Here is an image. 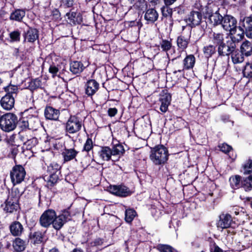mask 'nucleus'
I'll return each instance as SVG.
<instances>
[{"label":"nucleus","instance_id":"f257e3e1","mask_svg":"<svg viewBox=\"0 0 252 252\" xmlns=\"http://www.w3.org/2000/svg\"><path fill=\"white\" fill-rule=\"evenodd\" d=\"M18 117L12 113H6L0 117V127L5 132L13 130L17 126Z\"/></svg>","mask_w":252,"mask_h":252},{"label":"nucleus","instance_id":"f03ea898","mask_svg":"<svg viewBox=\"0 0 252 252\" xmlns=\"http://www.w3.org/2000/svg\"><path fill=\"white\" fill-rule=\"evenodd\" d=\"M150 159L156 165L164 163L168 159V150L163 145L155 147L151 151Z\"/></svg>","mask_w":252,"mask_h":252},{"label":"nucleus","instance_id":"7ed1b4c3","mask_svg":"<svg viewBox=\"0 0 252 252\" xmlns=\"http://www.w3.org/2000/svg\"><path fill=\"white\" fill-rule=\"evenodd\" d=\"M83 122L82 119L76 115H71L65 124V131L73 134L78 133L82 128Z\"/></svg>","mask_w":252,"mask_h":252},{"label":"nucleus","instance_id":"20e7f679","mask_svg":"<svg viewBox=\"0 0 252 252\" xmlns=\"http://www.w3.org/2000/svg\"><path fill=\"white\" fill-rule=\"evenodd\" d=\"M26 172L25 168L21 165L14 166L10 172V177L13 185L20 184L25 179Z\"/></svg>","mask_w":252,"mask_h":252},{"label":"nucleus","instance_id":"39448f33","mask_svg":"<svg viewBox=\"0 0 252 252\" xmlns=\"http://www.w3.org/2000/svg\"><path fill=\"white\" fill-rule=\"evenodd\" d=\"M56 213L52 209L45 211L41 215L39 219V224L45 228L49 227L54 222Z\"/></svg>","mask_w":252,"mask_h":252},{"label":"nucleus","instance_id":"423d86ee","mask_svg":"<svg viewBox=\"0 0 252 252\" xmlns=\"http://www.w3.org/2000/svg\"><path fill=\"white\" fill-rule=\"evenodd\" d=\"M237 20L234 17L230 15H225L221 24L225 31H229L230 34H233L237 29Z\"/></svg>","mask_w":252,"mask_h":252},{"label":"nucleus","instance_id":"0eeeda50","mask_svg":"<svg viewBox=\"0 0 252 252\" xmlns=\"http://www.w3.org/2000/svg\"><path fill=\"white\" fill-rule=\"evenodd\" d=\"M70 215L67 211L63 212L58 216L56 214L54 222L52 223L53 228L56 230H60L63 224L70 220Z\"/></svg>","mask_w":252,"mask_h":252},{"label":"nucleus","instance_id":"6e6552de","mask_svg":"<svg viewBox=\"0 0 252 252\" xmlns=\"http://www.w3.org/2000/svg\"><path fill=\"white\" fill-rule=\"evenodd\" d=\"M108 189L111 193L121 197H126L129 195L131 193L127 187L122 185L110 186Z\"/></svg>","mask_w":252,"mask_h":252},{"label":"nucleus","instance_id":"1a4fd4ad","mask_svg":"<svg viewBox=\"0 0 252 252\" xmlns=\"http://www.w3.org/2000/svg\"><path fill=\"white\" fill-rule=\"evenodd\" d=\"M190 32L185 31L179 36L177 39V44L178 48L184 51L188 46L190 41Z\"/></svg>","mask_w":252,"mask_h":252},{"label":"nucleus","instance_id":"9d476101","mask_svg":"<svg viewBox=\"0 0 252 252\" xmlns=\"http://www.w3.org/2000/svg\"><path fill=\"white\" fill-rule=\"evenodd\" d=\"M206 14L208 16L210 23L213 26L221 24L223 18L217 9H207Z\"/></svg>","mask_w":252,"mask_h":252},{"label":"nucleus","instance_id":"9b49d317","mask_svg":"<svg viewBox=\"0 0 252 252\" xmlns=\"http://www.w3.org/2000/svg\"><path fill=\"white\" fill-rule=\"evenodd\" d=\"M236 48V44L233 41H228L226 45L223 42L218 47V53L220 55H229L234 51Z\"/></svg>","mask_w":252,"mask_h":252},{"label":"nucleus","instance_id":"f8f14e48","mask_svg":"<svg viewBox=\"0 0 252 252\" xmlns=\"http://www.w3.org/2000/svg\"><path fill=\"white\" fill-rule=\"evenodd\" d=\"M15 103L14 96L6 94L1 97L0 100V104L1 107L5 110H11Z\"/></svg>","mask_w":252,"mask_h":252},{"label":"nucleus","instance_id":"ddd939ff","mask_svg":"<svg viewBox=\"0 0 252 252\" xmlns=\"http://www.w3.org/2000/svg\"><path fill=\"white\" fill-rule=\"evenodd\" d=\"M233 223L232 217L229 214H222L220 216V220L218 222V227L222 229L230 227Z\"/></svg>","mask_w":252,"mask_h":252},{"label":"nucleus","instance_id":"4468645a","mask_svg":"<svg viewBox=\"0 0 252 252\" xmlns=\"http://www.w3.org/2000/svg\"><path fill=\"white\" fill-rule=\"evenodd\" d=\"M99 85L94 79H91L88 81L85 85V93L89 96L94 95L98 90Z\"/></svg>","mask_w":252,"mask_h":252},{"label":"nucleus","instance_id":"2eb2a0df","mask_svg":"<svg viewBox=\"0 0 252 252\" xmlns=\"http://www.w3.org/2000/svg\"><path fill=\"white\" fill-rule=\"evenodd\" d=\"M159 101L161 102L160 110L163 113H165L171 101V95L168 93L164 94L160 96Z\"/></svg>","mask_w":252,"mask_h":252},{"label":"nucleus","instance_id":"dca6fc26","mask_svg":"<svg viewBox=\"0 0 252 252\" xmlns=\"http://www.w3.org/2000/svg\"><path fill=\"white\" fill-rule=\"evenodd\" d=\"M11 234L14 236H20L24 232L23 225L19 221L13 222L9 226Z\"/></svg>","mask_w":252,"mask_h":252},{"label":"nucleus","instance_id":"f3484780","mask_svg":"<svg viewBox=\"0 0 252 252\" xmlns=\"http://www.w3.org/2000/svg\"><path fill=\"white\" fill-rule=\"evenodd\" d=\"M44 115L47 119L57 120L60 115V111L52 107L47 106L45 109Z\"/></svg>","mask_w":252,"mask_h":252},{"label":"nucleus","instance_id":"a211bd4d","mask_svg":"<svg viewBox=\"0 0 252 252\" xmlns=\"http://www.w3.org/2000/svg\"><path fill=\"white\" fill-rule=\"evenodd\" d=\"M32 118L27 119L26 118H23L20 119L19 123V127L20 129V131H24L27 129H34L35 126L32 125Z\"/></svg>","mask_w":252,"mask_h":252},{"label":"nucleus","instance_id":"6ab92c4d","mask_svg":"<svg viewBox=\"0 0 252 252\" xmlns=\"http://www.w3.org/2000/svg\"><path fill=\"white\" fill-rule=\"evenodd\" d=\"M202 20V15L198 11H192L188 16V21L190 24L195 26L200 24Z\"/></svg>","mask_w":252,"mask_h":252},{"label":"nucleus","instance_id":"aec40b11","mask_svg":"<svg viewBox=\"0 0 252 252\" xmlns=\"http://www.w3.org/2000/svg\"><path fill=\"white\" fill-rule=\"evenodd\" d=\"M78 151L74 149H64L62 153L64 162H67L75 158L78 154Z\"/></svg>","mask_w":252,"mask_h":252},{"label":"nucleus","instance_id":"412c9836","mask_svg":"<svg viewBox=\"0 0 252 252\" xmlns=\"http://www.w3.org/2000/svg\"><path fill=\"white\" fill-rule=\"evenodd\" d=\"M158 17V14L157 11L151 8L148 9L145 14V19L149 23H153L157 20Z\"/></svg>","mask_w":252,"mask_h":252},{"label":"nucleus","instance_id":"4be33fe9","mask_svg":"<svg viewBox=\"0 0 252 252\" xmlns=\"http://www.w3.org/2000/svg\"><path fill=\"white\" fill-rule=\"evenodd\" d=\"M85 66L81 62L73 61L70 63V71L74 74H78L83 71Z\"/></svg>","mask_w":252,"mask_h":252},{"label":"nucleus","instance_id":"5701e85b","mask_svg":"<svg viewBox=\"0 0 252 252\" xmlns=\"http://www.w3.org/2000/svg\"><path fill=\"white\" fill-rule=\"evenodd\" d=\"M26 242L20 238H16L13 241V248L14 251L16 252H22L24 251L26 247Z\"/></svg>","mask_w":252,"mask_h":252},{"label":"nucleus","instance_id":"b1692460","mask_svg":"<svg viewBox=\"0 0 252 252\" xmlns=\"http://www.w3.org/2000/svg\"><path fill=\"white\" fill-rule=\"evenodd\" d=\"M98 154L99 157L103 160L106 161L110 160L111 156H112V150L108 147H102Z\"/></svg>","mask_w":252,"mask_h":252},{"label":"nucleus","instance_id":"393cba45","mask_svg":"<svg viewBox=\"0 0 252 252\" xmlns=\"http://www.w3.org/2000/svg\"><path fill=\"white\" fill-rule=\"evenodd\" d=\"M25 16V11L23 9H16L13 11L10 16V19L17 22H21Z\"/></svg>","mask_w":252,"mask_h":252},{"label":"nucleus","instance_id":"a878e982","mask_svg":"<svg viewBox=\"0 0 252 252\" xmlns=\"http://www.w3.org/2000/svg\"><path fill=\"white\" fill-rule=\"evenodd\" d=\"M241 51L246 56H251L252 54V41H244L241 45Z\"/></svg>","mask_w":252,"mask_h":252},{"label":"nucleus","instance_id":"bb28decb","mask_svg":"<svg viewBox=\"0 0 252 252\" xmlns=\"http://www.w3.org/2000/svg\"><path fill=\"white\" fill-rule=\"evenodd\" d=\"M43 235L39 231L31 232L29 235V239L34 244L40 243L43 240Z\"/></svg>","mask_w":252,"mask_h":252},{"label":"nucleus","instance_id":"cd10ccee","mask_svg":"<svg viewBox=\"0 0 252 252\" xmlns=\"http://www.w3.org/2000/svg\"><path fill=\"white\" fill-rule=\"evenodd\" d=\"M38 37V32L35 29H30L27 31L25 36V39L30 42H33Z\"/></svg>","mask_w":252,"mask_h":252},{"label":"nucleus","instance_id":"c85d7f7f","mask_svg":"<svg viewBox=\"0 0 252 252\" xmlns=\"http://www.w3.org/2000/svg\"><path fill=\"white\" fill-rule=\"evenodd\" d=\"M195 59L193 55H189L184 60V68L189 69L192 68L194 65Z\"/></svg>","mask_w":252,"mask_h":252},{"label":"nucleus","instance_id":"c756f323","mask_svg":"<svg viewBox=\"0 0 252 252\" xmlns=\"http://www.w3.org/2000/svg\"><path fill=\"white\" fill-rule=\"evenodd\" d=\"M231 35L230 41H233V42L235 43L236 42H238L243 39L244 37V32L240 27H237L236 32L233 34H231Z\"/></svg>","mask_w":252,"mask_h":252},{"label":"nucleus","instance_id":"7c9ffc66","mask_svg":"<svg viewBox=\"0 0 252 252\" xmlns=\"http://www.w3.org/2000/svg\"><path fill=\"white\" fill-rule=\"evenodd\" d=\"M210 39L212 42L219 46L223 42V34L219 32H213L211 34Z\"/></svg>","mask_w":252,"mask_h":252},{"label":"nucleus","instance_id":"2f4dec72","mask_svg":"<svg viewBox=\"0 0 252 252\" xmlns=\"http://www.w3.org/2000/svg\"><path fill=\"white\" fill-rule=\"evenodd\" d=\"M21 193L17 189H12L7 200L12 201V203L18 204Z\"/></svg>","mask_w":252,"mask_h":252},{"label":"nucleus","instance_id":"473e14b6","mask_svg":"<svg viewBox=\"0 0 252 252\" xmlns=\"http://www.w3.org/2000/svg\"><path fill=\"white\" fill-rule=\"evenodd\" d=\"M137 216L136 211L133 209H126L125 211V220L130 223Z\"/></svg>","mask_w":252,"mask_h":252},{"label":"nucleus","instance_id":"72a5a7b5","mask_svg":"<svg viewBox=\"0 0 252 252\" xmlns=\"http://www.w3.org/2000/svg\"><path fill=\"white\" fill-rule=\"evenodd\" d=\"M242 187L246 191H249L252 189V175L244 179L241 182Z\"/></svg>","mask_w":252,"mask_h":252},{"label":"nucleus","instance_id":"f704fd0d","mask_svg":"<svg viewBox=\"0 0 252 252\" xmlns=\"http://www.w3.org/2000/svg\"><path fill=\"white\" fill-rule=\"evenodd\" d=\"M19 208V204L12 203V201L7 200L5 202L4 210L7 212L12 213Z\"/></svg>","mask_w":252,"mask_h":252},{"label":"nucleus","instance_id":"c9c22d12","mask_svg":"<svg viewBox=\"0 0 252 252\" xmlns=\"http://www.w3.org/2000/svg\"><path fill=\"white\" fill-rule=\"evenodd\" d=\"M172 40L162 39L160 42V47L162 49V51L164 52H167L172 47Z\"/></svg>","mask_w":252,"mask_h":252},{"label":"nucleus","instance_id":"e433bc0d","mask_svg":"<svg viewBox=\"0 0 252 252\" xmlns=\"http://www.w3.org/2000/svg\"><path fill=\"white\" fill-rule=\"evenodd\" d=\"M216 52V48L214 46L209 45L205 46L203 48V53L207 58L211 57Z\"/></svg>","mask_w":252,"mask_h":252},{"label":"nucleus","instance_id":"4c0bfd02","mask_svg":"<svg viewBox=\"0 0 252 252\" xmlns=\"http://www.w3.org/2000/svg\"><path fill=\"white\" fill-rule=\"evenodd\" d=\"M229 181L232 188H239L240 187L241 177L239 175L232 176L230 178Z\"/></svg>","mask_w":252,"mask_h":252},{"label":"nucleus","instance_id":"58836bf2","mask_svg":"<svg viewBox=\"0 0 252 252\" xmlns=\"http://www.w3.org/2000/svg\"><path fill=\"white\" fill-rule=\"evenodd\" d=\"M230 54H231L232 60L234 63L242 62L243 58L239 51L236 50V48L234 49V51H233Z\"/></svg>","mask_w":252,"mask_h":252},{"label":"nucleus","instance_id":"ea45409f","mask_svg":"<svg viewBox=\"0 0 252 252\" xmlns=\"http://www.w3.org/2000/svg\"><path fill=\"white\" fill-rule=\"evenodd\" d=\"M111 150L113 156L122 155L125 151L123 146L121 144L116 145Z\"/></svg>","mask_w":252,"mask_h":252},{"label":"nucleus","instance_id":"a19ab883","mask_svg":"<svg viewBox=\"0 0 252 252\" xmlns=\"http://www.w3.org/2000/svg\"><path fill=\"white\" fill-rule=\"evenodd\" d=\"M60 166L57 163H51L47 167V172L49 174H57L60 169Z\"/></svg>","mask_w":252,"mask_h":252},{"label":"nucleus","instance_id":"79ce46f5","mask_svg":"<svg viewBox=\"0 0 252 252\" xmlns=\"http://www.w3.org/2000/svg\"><path fill=\"white\" fill-rule=\"evenodd\" d=\"M241 22L245 29H252V16L245 17Z\"/></svg>","mask_w":252,"mask_h":252},{"label":"nucleus","instance_id":"37998d69","mask_svg":"<svg viewBox=\"0 0 252 252\" xmlns=\"http://www.w3.org/2000/svg\"><path fill=\"white\" fill-rule=\"evenodd\" d=\"M5 91L7 92L6 94H8L9 95H12L14 96H16L17 93L18 91V88L17 86L13 85H9L5 88Z\"/></svg>","mask_w":252,"mask_h":252},{"label":"nucleus","instance_id":"c03bdc74","mask_svg":"<svg viewBox=\"0 0 252 252\" xmlns=\"http://www.w3.org/2000/svg\"><path fill=\"white\" fill-rule=\"evenodd\" d=\"M38 143L37 138L35 137H32L28 138L26 142H25V145L27 146L28 149H32V147H35Z\"/></svg>","mask_w":252,"mask_h":252},{"label":"nucleus","instance_id":"a18cd8bd","mask_svg":"<svg viewBox=\"0 0 252 252\" xmlns=\"http://www.w3.org/2000/svg\"><path fill=\"white\" fill-rule=\"evenodd\" d=\"M21 33L19 30H16L9 33L11 41L13 42L19 41L20 40Z\"/></svg>","mask_w":252,"mask_h":252},{"label":"nucleus","instance_id":"49530a36","mask_svg":"<svg viewBox=\"0 0 252 252\" xmlns=\"http://www.w3.org/2000/svg\"><path fill=\"white\" fill-rule=\"evenodd\" d=\"M59 180V176L58 174H49L48 179V184L50 186L55 185Z\"/></svg>","mask_w":252,"mask_h":252},{"label":"nucleus","instance_id":"de8ad7c7","mask_svg":"<svg viewBox=\"0 0 252 252\" xmlns=\"http://www.w3.org/2000/svg\"><path fill=\"white\" fill-rule=\"evenodd\" d=\"M157 249L160 252H173L172 248L168 245H158Z\"/></svg>","mask_w":252,"mask_h":252},{"label":"nucleus","instance_id":"09e8293b","mask_svg":"<svg viewBox=\"0 0 252 252\" xmlns=\"http://www.w3.org/2000/svg\"><path fill=\"white\" fill-rule=\"evenodd\" d=\"M93 148V143L92 139L88 138L86 141L83 150L86 152H89Z\"/></svg>","mask_w":252,"mask_h":252},{"label":"nucleus","instance_id":"8fccbe9b","mask_svg":"<svg viewBox=\"0 0 252 252\" xmlns=\"http://www.w3.org/2000/svg\"><path fill=\"white\" fill-rule=\"evenodd\" d=\"M244 174H248L252 172V160L249 159L244 166Z\"/></svg>","mask_w":252,"mask_h":252},{"label":"nucleus","instance_id":"3c124183","mask_svg":"<svg viewBox=\"0 0 252 252\" xmlns=\"http://www.w3.org/2000/svg\"><path fill=\"white\" fill-rule=\"evenodd\" d=\"M219 147L220 150L225 154L228 153L232 149L230 146L226 143H223L219 145Z\"/></svg>","mask_w":252,"mask_h":252},{"label":"nucleus","instance_id":"603ef678","mask_svg":"<svg viewBox=\"0 0 252 252\" xmlns=\"http://www.w3.org/2000/svg\"><path fill=\"white\" fill-rule=\"evenodd\" d=\"M19 152V146H13L11 148L9 156L12 158H15Z\"/></svg>","mask_w":252,"mask_h":252},{"label":"nucleus","instance_id":"864d4df0","mask_svg":"<svg viewBox=\"0 0 252 252\" xmlns=\"http://www.w3.org/2000/svg\"><path fill=\"white\" fill-rule=\"evenodd\" d=\"M32 86L35 88H38L42 86L41 80L39 78H36L32 81Z\"/></svg>","mask_w":252,"mask_h":252},{"label":"nucleus","instance_id":"5fc2aeb1","mask_svg":"<svg viewBox=\"0 0 252 252\" xmlns=\"http://www.w3.org/2000/svg\"><path fill=\"white\" fill-rule=\"evenodd\" d=\"M210 251L211 252H223L222 250L215 243H213L211 245Z\"/></svg>","mask_w":252,"mask_h":252},{"label":"nucleus","instance_id":"6e6d98bb","mask_svg":"<svg viewBox=\"0 0 252 252\" xmlns=\"http://www.w3.org/2000/svg\"><path fill=\"white\" fill-rule=\"evenodd\" d=\"M19 138L20 140L24 143V144H25V142L27 140V139L29 138L28 136L27 135H25L24 131H20L19 132Z\"/></svg>","mask_w":252,"mask_h":252},{"label":"nucleus","instance_id":"4d7b16f0","mask_svg":"<svg viewBox=\"0 0 252 252\" xmlns=\"http://www.w3.org/2000/svg\"><path fill=\"white\" fill-rule=\"evenodd\" d=\"M75 1V0H62V2L65 6L70 7L73 5Z\"/></svg>","mask_w":252,"mask_h":252},{"label":"nucleus","instance_id":"13d9d810","mask_svg":"<svg viewBox=\"0 0 252 252\" xmlns=\"http://www.w3.org/2000/svg\"><path fill=\"white\" fill-rule=\"evenodd\" d=\"M76 13L73 12H70L66 13V15L67 16L68 18L72 21L73 22H75V18L76 16Z\"/></svg>","mask_w":252,"mask_h":252},{"label":"nucleus","instance_id":"bf43d9fd","mask_svg":"<svg viewBox=\"0 0 252 252\" xmlns=\"http://www.w3.org/2000/svg\"><path fill=\"white\" fill-rule=\"evenodd\" d=\"M118 112V110L116 108H109L108 110V113L109 116L113 117Z\"/></svg>","mask_w":252,"mask_h":252},{"label":"nucleus","instance_id":"052dcab7","mask_svg":"<svg viewBox=\"0 0 252 252\" xmlns=\"http://www.w3.org/2000/svg\"><path fill=\"white\" fill-rule=\"evenodd\" d=\"M49 71L50 73H52L53 75V76H55L58 72L59 69L57 67L53 65L50 66L49 69Z\"/></svg>","mask_w":252,"mask_h":252},{"label":"nucleus","instance_id":"680f3d73","mask_svg":"<svg viewBox=\"0 0 252 252\" xmlns=\"http://www.w3.org/2000/svg\"><path fill=\"white\" fill-rule=\"evenodd\" d=\"M245 30L246 36L252 39V29H245Z\"/></svg>","mask_w":252,"mask_h":252},{"label":"nucleus","instance_id":"e2e57ef3","mask_svg":"<svg viewBox=\"0 0 252 252\" xmlns=\"http://www.w3.org/2000/svg\"><path fill=\"white\" fill-rule=\"evenodd\" d=\"M177 0H164V3L166 5L168 6L172 4Z\"/></svg>","mask_w":252,"mask_h":252},{"label":"nucleus","instance_id":"0e129e2a","mask_svg":"<svg viewBox=\"0 0 252 252\" xmlns=\"http://www.w3.org/2000/svg\"><path fill=\"white\" fill-rule=\"evenodd\" d=\"M102 240L100 239H97L94 241V245L95 246L101 245L102 244Z\"/></svg>","mask_w":252,"mask_h":252},{"label":"nucleus","instance_id":"69168bd1","mask_svg":"<svg viewBox=\"0 0 252 252\" xmlns=\"http://www.w3.org/2000/svg\"><path fill=\"white\" fill-rule=\"evenodd\" d=\"M250 67V68H252V64L250 63H247L245 67V69H244V72L245 73V71L246 70L247 68L248 67Z\"/></svg>","mask_w":252,"mask_h":252},{"label":"nucleus","instance_id":"338daca9","mask_svg":"<svg viewBox=\"0 0 252 252\" xmlns=\"http://www.w3.org/2000/svg\"><path fill=\"white\" fill-rule=\"evenodd\" d=\"M136 23V24H137L136 25L138 27V29H140L142 26V23L141 22H140L139 21H137Z\"/></svg>","mask_w":252,"mask_h":252},{"label":"nucleus","instance_id":"774afa93","mask_svg":"<svg viewBox=\"0 0 252 252\" xmlns=\"http://www.w3.org/2000/svg\"><path fill=\"white\" fill-rule=\"evenodd\" d=\"M49 252H59V251L57 249L54 248L51 249Z\"/></svg>","mask_w":252,"mask_h":252}]
</instances>
